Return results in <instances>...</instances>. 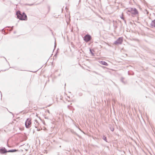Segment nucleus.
I'll list each match as a JSON object with an SVG mask.
<instances>
[{
  "label": "nucleus",
  "mask_w": 155,
  "mask_h": 155,
  "mask_svg": "<svg viewBox=\"0 0 155 155\" xmlns=\"http://www.w3.org/2000/svg\"><path fill=\"white\" fill-rule=\"evenodd\" d=\"M17 17L19 19L21 20H26L27 17L26 14L24 13H21L19 11H18L17 12Z\"/></svg>",
  "instance_id": "nucleus-1"
},
{
  "label": "nucleus",
  "mask_w": 155,
  "mask_h": 155,
  "mask_svg": "<svg viewBox=\"0 0 155 155\" xmlns=\"http://www.w3.org/2000/svg\"><path fill=\"white\" fill-rule=\"evenodd\" d=\"M128 12L131 13L133 17L134 16V15H138V11L135 8H131V10H128Z\"/></svg>",
  "instance_id": "nucleus-2"
},
{
  "label": "nucleus",
  "mask_w": 155,
  "mask_h": 155,
  "mask_svg": "<svg viewBox=\"0 0 155 155\" xmlns=\"http://www.w3.org/2000/svg\"><path fill=\"white\" fill-rule=\"evenodd\" d=\"M31 119L29 118L27 119L25 123L26 127L27 128H29L31 126Z\"/></svg>",
  "instance_id": "nucleus-3"
},
{
  "label": "nucleus",
  "mask_w": 155,
  "mask_h": 155,
  "mask_svg": "<svg viewBox=\"0 0 155 155\" xmlns=\"http://www.w3.org/2000/svg\"><path fill=\"white\" fill-rule=\"evenodd\" d=\"M91 37L89 35H85L84 38V40L86 42H87L90 41L91 39Z\"/></svg>",
  "instance_id": "nucleus-4"
},
{
  "label": "nucleus",
  "mask_w": 155,
  "mask_h": 155,
  "mask_svg": "<svg viewBox=\"0 0 155 155\" xmlns=\"http://www.w3.org/2000/svg\"><path fill=\"white\" fill-rule=\"evenodd\" d=\"M123 38H120L114 42V44L115 45L117 44H121L123 42Z\"/></svg>",
  "instance_id": "nucleus-5"
},
{
  "label": "nucleus",
  "mask_w": 155,
  "mask_h": 155,
  "mask_svg": "<svg viewBox=\"0 0 155 155\" xmlns=\"http://www.w3.org/2000/svg\"><path fill=\"white\" fill-rule=\"evenodd\" d=\"M8 151H7L5 148L0 149V153H5L8 152Z\"/></svg>",
  "instance_id": "nucleus-6"
},
{
  "label": "nucleus",
  "mask_w": 155,
  "mask_h": 155,
  "mask_svg": "<svg viewBox=\"0 0 155 155\" xmlns=\"http://www.w3.org/2000/svg\"><path fill=\"white\" fill-rule=\"evenodd\" d=\"M100 63L103 65L106 66H108V64L105 61H101L100 62Z\"/></svg>",
  "instance_id": "nucleus-7"
},
{
  "label": "nucleus",
  "mask_w": 155,
  "mask_h": 155,
  "mask_svg": "<svg viewBox=\"0 0 155 155\" xmlns=\"http://www.w3.org/2000/svg\"><path fill=\"white\" fill-rule=\"evenodd\" d=\"M151 25L152 27H155V19L152 21Z\"/></svg>",
  "instance_id": "nucleus-8"
},
{
  "label": "nucleus",
  "mask_w": 155,
  "mask_h": 155,
  "mask_svg": "<svg viewBox=\"0 0 155 155\" xmlns=\"http://www.w3.org/2000/svg\"><path fill=\"white\" fill-rule=\"evenodd\" d=\"M18 151V150H8V152H16Z\"/></svg>",
  "instance_id": "nucleus-9"
},
{
  "label": "nucleus",
  "mask_w": 155,
  "mask_h": 155,
  "mask_svg": "<svg viewBox=\"0 0 155 155\" xmlns=\"http://www.w3.org/2000/svg\"><path fill=\"white\" fill-rule=\"evenodd\" d=\"M92 55H93V54H94L93 53H92Z\"/></svg>",
  "instance_id": "nucleus-10"
}]
</instances>
